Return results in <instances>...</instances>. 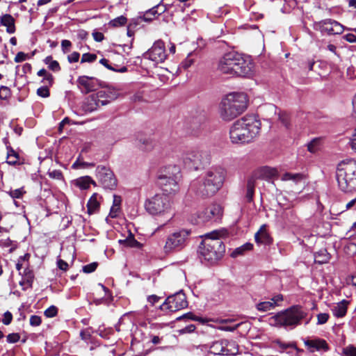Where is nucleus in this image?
Returning <instances> with one entry per match:
<instances>
[{
    "label": "nucleus",
    "mask_w": 356,
    "mask_h": 356,
    "mask_svg": "<svg viewBox=\"0 0 356 356\" xmlns=\"http://www.w3.org/2000/svg\"><path fill=\"white\" fill-rule=\"evenodd\" d=\"M102 99V106H105L111 102L116 99L119 96L118 90L112 87L106 88L97 92Z\"/></svg>",
    "instance_id": "20"
},
{
    "label": "nucleus",
    "mask_w": 356,
    "mask_h": 356,
    "mask_svg": "<svg viewBox=\"0 0 356 356\" xmlns=\"http://www.w3.org/2000/svg\"><path fill=\"white\" fill-rule=\"evenodd\" d=\"M330 318V315L327 313H320L317 314V325H323L326 323Z\"/></svg>",
    "instance_id": "43"
},
{
    "label": "nucleus",
    "mask_w": 356,
    "mask_h": 356,
    "mask_svg": "<svg viewBox=\"0 0 356 356\" xmlns=\"http://www.w3.org/2000/svg\"><path fill=\"white\" fill-rule=\"evenodd\" d=\"M182 319H188V320H193L195 321L200 322L201 323H205L207 322V321L202 317L197 316L193 314L192 312H188L186 314H184L182 316H180L177 318V321H181Z\"/></svg>",
    "instance_id": "37"
},
{
    "label": "nucleus",
    "mask_w": 356,
    "mask_h": 356,
    "mask_svg": "<svg viewBox=\"0 0 356 356\" xmlns=\"http://www.w3.org/2000/svg\"><path fill=\"white\" fill-rule=\"evenodd\" d=\"M1 25L6 27V31L11 34L15 32V19L9 15L5 14L1 17L0 19Z\"/></svg>",
    "instance_id": "26"
},
{
    "label": "nucleus",
    "mask_w": 356,
    "mask_h": 356,
    "mask_svg": "<svg viewBox=\"0 0 356 356\" xmlns=\"http://www.w3.org/2000/svg\"><path fill=\"white\" fill-rule=\"evenodd\" d=\"M261 122L253 115H245L236 120L229 130L231 142L234 144L248 143L259 134Z\"/></svg>",
    "instance_id": "3"
},
{
    "label": "nucleus",
    "mask_w": 356,
    "mask_h": 356,
    "mask_svg": "<svg viewBox=\"0 0 356 356\" xmlns=\"http://www.w3.org/2000/svg\"><path fill=\"white\" fill-rule=\"evenodd\" d=\"M307 313L299 305H294L284 311L278 312L269 318V324L275 327H290L300 325L306 318Z\"/></svg>",
    "instance_id": "6"
},
{
    "label": "nucleus",
    "mask_w": 356,
    "mask_h": 356,
    "mask_svg": "<svg viewBox=\"0 0 356 356\" xmlns=\"http://www.w3.org/2000/svg\"><path fill=\"white\" fill-rule=\"evenodd\" d=\"M252 248L253 245L252 243H246L243 245L234 249V251L231 253V257L236 258L238 256L243 255L246 252L251 250Z\"/></svg>",
    "instance_id": "34"
},
{
    "label": "nucleus",
    "mask_w": 356,
    "mask_h": 356,
    "mask_svg": "<svg viewBox=\"0 0 356 356\" xmlns=\"http://www.w3.org/2000/svg\"><path fill=\"white\" fill-rule=\"evenodd\" d=\"M97 266L98 264L97 262L90 263L83 266V271L86 273H92L96 270Z\"/></svg>",
    "instance_id": "48"
},
{
    "label": "nucleus",
    "mask_w": 356,
    "mask_h": 356,
    "mask_svg": "<svg viewBox=\"0 0 356 356\" xmlns=\"http://www.w3.org/2000/svg\"><path fill=\"white\" fill-rule=\"evenodd\" d=\"M95 181L88 176L80 177L76 180V185L82 190L88 189Z\"/></svg>",
    "instance_id": "35"
},
{
    "label": "nucleus",
    "mask_w": 356,
    "mask_h": 356,
    "mask_svg": "<svg viewBox=\"0 0 356 356\" xmlns=\"http://www.w3.org/2000/svg\"><path fill=\"white\" fill-rule=\"evenodd\" d=\"M28 57V55L22 51H19L17 54L15 58V62L20 63L25 60Z\"/></svg>",
    "instance_id": "57"
},
{
    "label": "nucleus",
    "mask_w": 356,
    "mask_h": 356,
    "mask_svg": "<svg viewBox=\"0 0 356 356\" xmlns=\"http://www.w3.org/2000/svg\"><path fill=\"white\" fill-rule=\"evenodd\" d=\"M255 176L259 179H270L277 174V170L275 168L268 166H263L254 170Z\"/></svg>",
    "instance_id": "24"
},
{
    "label": "nucleus",
    "mask_w": 356,
    "mask_h": 356,
    "mask_svg": "<svg viewBox=\"0 0 356 356\" xmlns=\"http://www.w3.org/2000/svg\"><path fill=\"white\" fill-rule=\"evenodd\" d=\"M220 235L221 232L218 230L207 233L200 245V255L211 264L217 262L225 253V245Z\"/></svg>",
    "instance_id": "4"
},
{
    "label": "nucleus",
    "mask_w": 356,
    "mask_h": 356,
    "mask_svg": "<svg viewBox=\"0 0 356 356\" xmlns=\"http://www.w3.org/2000/svg\"><path fill=\"white\" fill-rule=\"evenodd\" d=\"M183 163L188 169L198 170L209 163V156L207 152L198 149H192L183 154Z\"/></svg>",
    "instance_id": "10"
},
{
    "label": "nucleus",
    "mask_w": 356,
    "mask_h": 356,
    "mask_svg": "<svg viewBox=\"0 0 356 356\" xmlns=\"http://www.w3.org/2000/svg\"><path fill=\"white\" fill-rule=\"evenodd\" d=\"M336 177L339 188L343 192L356 189V161L343 160L337 168Z\"/></svg>",
    "instance_id": "7"
},
{
    "label": "nucleus",
    "mask_w": 356,
    "mask_h": 356,
    "mask_svg": "<svg viewBox=\"0 0 356 356\" xmlns=\"http://www.w3.org/2000/svg\"><path fill=\"white\" fill-rule=\"evenodd\" d=\"M305 177L302 173L285 172L281 177V180L290 181L291 186H303Z\"/></svg>",
    "instance_id": "22"
},
{
    "label": "nucleus",
    "mask_w": 356,
    "mask_h": 356,
    "mask_svg": "<svg viewBox=\"0 0 356 356\" xmlns=\"http://www.w3.org/2000/svg\"><path fill=\"white\" fill-rule=\"evenodd\" d=\"M127 18L121 15L110 21L109 25L113 27H119L124 25L127 23Z\"/></svg>",
    "instance_id": "38"
},
{
    "label": "nucleus",
    "mask_w": 356,
    "mask_h": 356,
    "mask_svg": "<svg viewBox=\"0 0 356 356\" xmlns=\"http://www.w3.org/2000/svg\"><path fill=\"white\" fill-rule=\"evenodd\" d=\"M237 352L235 343L226 339L214 341L210 346V353L214 355H234Z\"/></svg>",
    "instance_id": "14"
},
{
    "label": "nucleus",
    "mask_w": 356,
    "mask_h": 356,
    "mask_svg": "<svg viewBox=\"0 0 356 356\" xmlns=\"http://www.w3.org/2000/svg\"><path fill=\"white\" fill-rule=\"evenodd\" d=\"M57 266L59 269L66 271L68 269V264L63 259H58Z\"/></svg>",
    "instance_id": "59"
},
{
    "label": "nucleus",
    "mask_w": 356,
    "mask_h": 356,
    "mask_svg": "<svg viewBox=\"0 0 356 356\" xmlns=\"http://www.w3.org/2000/svg\"><path fill=\"white\" fill-rule=\"evenodd\" d=\"M254 239L257 244L270 245L272 243V238L266 229V226L262 225L259 230L255 234Z\"/></svg>",
    "instance_id": "25"
},
{
    "label": "nucleus",
    "mask_w": 356,
    "mask_h": 356,
    "mask_svg": "<svg viewBox=\"0 0 356 356\" xmlns=\"http://www.w3.org/2000/svg\"><path fill=\"white\" fill-rule=\"evenodd\" d=\"M146 211L152 216L164 215L171 210V202L166 194H156L145 203Z\"/></svg>",
    "instance_id": "8"
},
{
    "label": "nucleus",
    "mask_w": 356,
    "mask_h": 356,
    "mask_svg": "<svg viewBox=\"0 0 356 356\" xmlns=\"http://www.w3.org/2000/svg\"><path fill=\"white\" fill-rule=\"evenodd\" d=\"M343 356H356V346L348 345L342 350Z\"/></svg>",
    "instance_id": "41"
},
{
    "label": "nucleus",
    "mask_w": 356,
    "mask_h": 356,
    "mask_svg": "<svg viewBox=\"0 0 356 356\" xmlns=\"http://www.w3.org/2000/svg\"><path fill=\"white\" fill-rule=\"evenodd\" d=\"M79 57H80L79 53L76 52V51H74L71 54L68 55L67 60H68L69 63H76V62L79 61Z\"/></svg>",
    "instance_id": "55"
},
{
    "label": "nucleus",
    "mask_w": 356,
    "mask_h": 356,
    "mask_svg": "<svg viewBox=\"0 0 356 356\" xmlns=\"http://www.w3.org/2000/svg\"><path fill=\"white\" fill-rule=\"evenodd\" d=\"M314 257H315V262L320 264H323L327 263L330 259V254L327 252V250H325V249H322V250H319L318 252H317L315 254Z\"/></svg>",
    "instance_id": "33"
},
{
    "label": "nucleus",
    "mask_w": 356,
    "mask_h": 356,
    "mask_svg": "<svg viewBox=\"0 0 356 356\" xmlns=\"http://www.w3.org/2000/svg\"><path fill=\"white\" fill-rule=\"evenodd\" d=\"M188 306V302L185 294L180 291L173 295L168 296L165 301L161 305L160 308L163 311L175 312L178 310L186 308Z\"/></svg>",
    "instance_id": "11"
},
{
    "label": "nucleus",
    "mask_w": 356,
    "mask_h": 356,
    "mask_svg": "<svg viewBox=\"0 0 356 356\" xmlns=\"http://www.w3.org/2000/svg\"><path fill=\"white\" fill-rule=\"evenodd\" d=\"M148 12H149V10H147L142 16H140L139 19L144 22H151L155 17L152 15V14H147Z\"/></svg>",
    "instance_id": "61"
},
{
    "label": "nucleus",
    "mask_w": 356,
    "mask_h": 356,
    "mask_svg": "<svg viewBox=\"0 0 356 356\" xmlns=\"http://www.w3.org/2000/svg\"><path fill=\"white\" fill-rule=\"evenodd\" d=\"M226 177V170L221 167L209 169L205 175L193 180L191 189L202 197L212 196L222 186Z\"/></svg>",
    "instance_id": "2"
},
{
    "label": "nucleus",
    "mask_w": 356,
    "mask_h": 356,
    "mask_svg": "<svg viewBox=\"0 0 356 356\" xmlns=\"http://www.w3.org/2000/svg\"><path fill=\"white\" fill-rule=\"evenodd\" d=\"M180 172L179 167L174 165L165 167L161 170L159 175H166V177L180 178Z\"/></svg>",
    "instance_id": "28"
},
{
    "label": "nucleus",
    "mask_w": 356,
    "mask_h": 356,
    "mask_svg": "<svg viewBox=\"0 0 356 356\" xmlns=\"http://www.w3.org/2000/svg\"><path fill=\"white\" fill-rule=\"evenodd\" d=\"M6 338L8 343H17L19 340L20 336L18 333H11L9 334Z\"/></svg>",
    "instance_id": "49"
},
{
    "label": "nucleus",
    "mask_w": 356,
    "mask_h": 356,
    "mask_svg": "<svg viewBox=\"0 0 356 356\" xmlns=\"http://www.w3.org/2000/svg\"><path fill=\"white\" fill-rule=\"evenodd\" d=\"M196 327L193 324H190L186 326L184 328L181 330V333H191L195 331Z\"/></svg>",
    "instance_id": "63"
},
{
    "label": "nucleus",
    "mask_w": 356,
    "mask_h": 356,
    "mask_svg": "<svg viewBox=\"0 0 356 356\" xmlns=\"http://www.w3.org/2000/svg\"><path fill=\"white\" fill-rule=\"evenodd\" d=\"M334 22L335 20L327 19L319 22L322 32L327 33L329 35H334Z\"/></svg>",
    "instance_id": "30"
},
{
    "label": "nucleus",
    "mask_w": 356,
    "mask_h": 356,
    "mask_svg": "<svg viewBox=\"0 0 356 356\" xmlns=\"http://www.w3.org/2000/svg\"><path fill=\"white\" fill-rule=\"evenodd\" d=\"M321 138H315L312 139L307 144V149L311 153L316 152L321 147Z\"/></svg>",
    "instance_id": "36"
},
{
    "label": "nucleus",
    "mask_w": 356,
    "mask_h": 356,
    "mask_svg": "<svg viewBox=\"0 0 356 356\" xmlns=\"http://www.w3.org/2000/svg\"><path fill=\"white\" fill-rule=\"evenodd\" d=\"M179 178L166 177V175L158 176V184L160 186L164 194H175L179 189L178 181Z\"/></svg>",
    "instance_id": "15"
},
{
    "label": "nucleus",
    "mask_w": 356,
    "mask_h": 356,
    "mask_svg": "<svg viewBox=\"0 0 356 356\" xmlns=\"http://www.w3.org/2000/svg\"><path fill=\"white\" fill-rule=\"evenodd\" d=\"M350 302L347 300H342L341 301L334 304L331 307L332 314L336 318H343L346 315L348 306Z\"/></svg>",
    "instance_id": "23"
},
{
    "label": "nucleus",
    "mask_w": 356,
    "mask_h": 356,
    "mask_svg": "<svg viewBox=\"0 0 356 356\" xmlns=\"http://www.w3.org/2000/svg\"><path fill=\"white\" fill-rule=\"evenodd\" d=\"M143 57L152 61L155 65L164 62L167 58L164 42L161 40L156 41L152 47L143 54Z\"/></svg>",
    "instance_id": "13"
},
{
    "label": "nucleus",
    "mask_w": 356,
    "mask_h": 356,
    "mask_svg": "<svg viewBox=\"0 0 356 356\" xmlns=\"http://www.w3.org/2000/svg\"><path fill=\"white\" fill-rule=\"evenodd\" d=\"M247 102V96L243 92L227 95L220 104V118L225 121L233 120L246 109Z\"/></svg>",
    "instance_id": "5"
},
{
    "label": "nucleus",
    "mask_w": 356,
    "mask_h": 356,
    "mask_svg": "<svg viewBox=\"0 0 356 356\" xmlns=\"http://www.w3.org/2000/svg\"><path fill=\"white\" fill-rule=\"evenodd\" d=\"M191 230L181 229L168 236L163 246V251L170 253L182 250L187 244Z\"/></svg>",
    "instance_id": "9"
},
{
    "label": "nucleus",
    "mask_w": 356,
    "mask_h": 356,
    "mask_svg": "<svg viewBox=\"0 0 356 356\" xmlns=\"http://www.w3.org/2000/svg\"><path fill=\"white\" fill-rule=\"evenodd\" d=\"M13 320V315L12 314L7 311L4 314H3V318L2 319V323L6 325H9L11 321Z\"/></svg>",
    "instance_id": "51"
},
{
    "label": "nucleus",
    "mask_w": 356,
    "mask_h": 356,
    "mask_svg": "<svg viewBox=\"0 0 356 356\" xmlns=\"http://www.w3.org/2000/svg\"><path fill=\"white\" fill-rule=\"evenodd\" d=\"M76 82L78 88L83 94L95 91L101 86V81L92 76H81Z\"/></svg>",
    "instance_id": "16"
},
{
    "label": "nucleus",
    "mask_w": 356,
    "mask_h": 356,
    "mask_svg": "<svg viewBox=\"0 0 356 356\" xmlns=\"http://www.w3.org/2000/svg\"><path fill=\"white\" fill-rule=\"evenodd\" d=\"M37 95L41 97H48L50 95L47 86H41L37 90Z\"/></svg>",
    "instance_id": "46"
},
{
    "label": "nucleus",
    "mask_w": 356,
    "mask_h": 356,
    "mask_svg": "<svg viewBox=\"0 0 356 356\" xmlns=\"http://www.w3.org/2000/svg\"><path fill=\"white\" fill-rule=\"evenodd\" d=\"M343 38L349 42H356V35L353 33H348L345 35Z\"/></svg>",
    "instance_id": "64"
},
{
    "label": "nucleus",
    "mask_w": 356,
    "mask_h": 356,
    "mask_svg": "<svg viewBox=\"0 0 356 356\" xmlns=\"http://www.w3.org/2000/svg\"><path fill=\"white\" fill-rule=\"evenodd\" d=\"M304 343L312 352L315 350L327 351L329 349L328 344L326 341L322 339L304 340Z\"/></svg>",
    "instance_id": "21"
},
{
    "label": "nucleus",
    "mask_w": 356,
    "mask_h": 356,
    "mask_svg": "<svg viewBox=\"0 0 356 356\" xmlns=\"http://www.w3.org/2000/svg\"><path fill=\"white\" fill-rule=\"evenodd\" d=\"M262 111L268 113L267 117L272 118L277 114V108L274 104H266L261 108ZM279 120L286 128L289 126V117L286 113H278Z\"/></svg>",
    "instance_id": "18"
},
{
    "label": "nucleus",
    "mask_w": 356,
    "mask_h": 356,
    "mask_svg": "<svg viewBox=\"0 0 356 356\" xmlns=\"http://www.w3.org/2000/svg\"><path fill=\"white\" fill-rule=\"evenodd\" d=\"M92 37L96 42H102L104 39V34L98 31H94L92 33Z\"/></svg>",
    "instance_id": "62"
},
{
    "label": "nucleus",
    "mask_w": 356,
    "mask_h": 356,
    "mask_svg": "<svg viewBox=\"0 0 356 356\" xmlns=\"http://www.w3.org/2000/svg\"><path fill=\"white\" fill-rule=\"evenodd\" d=\"M344 30V27L338 22L335 21L334 22V35L335 34H341L343 33Z\"/></svg>",
    "instance_id": "56"
},
{
    "label": "nucleus",
    "mask_w": 356,
    "mask_h": 356,
    "mask_svg": "<svg viewBox=\"0 0 356 356\" xmlns=\"http://www.w3.org/2000/svg\"><path fill=\"white\" fill-rule=\"evenodd\" d=\"M119 243L124 245L126 247L140 248L141 244L138 242L133 236L131 233L129 234V236L125 239L119 240Z\"/></svg>",
    "instance_id": "32"
},
{
    "label": "nucleus",
    "mask_w": 356,
    "mask_h": 356,
    "mask_svg": "<svg viewBox=\"0 0 356 356\" xmlns=\"http://www.w3.org/2000/svg\"><path fill=\"white\" fill-rule=\"evenodd\" d=\"M48 175L50 178L57 180H61L63 178V173L60 170H54L48 172Z\"/></svg>",
    "instance_id": "45"
},
{
    "label": "nucleus",
    "mask_w": 356,
    "mask_h": 356,
    "mask_svg": "<svg viewBox=\"0 0 356 356\" xmlns=\"http://www.w3.org/2000/svg\"><path fill=\"white\" fill-rule=\"evenodd\" d=\"M42 320L40 316L32 315L30 317V325L32 326H38L41 324Z\"/></svg>",
    "instance_id": "50"
},
{
    "label": "nucleus",
    "mask_w": 356,
    "mask_h": 356,
    "mask_svg": "<svg viewBox=\"0 0 356 356\" xmlns=\"http://www.w3.org/2000/svg\"><path fill=\"white\" fill-rule=\"evenodd\" d=\"M26 193L24 190V188H19L15 190L10 191L8 192V194L13 199H20L22 197L23 195Z\"/></svg>",
    "instance_id": "39"
},
{
    "label": "nucleus",
    "mask_w": 356,
    "mask_h": 356,
    "mask_svg": "<svg viewBox=\"0 0 356 356\" xmlns=\"http://www.w3.org/2000/svg\"><path fill=\"white\" fill-rule=\"evenodd\" d=\"M120 213V207H115V206L112 205V207L110 209L109 216L112 218H114L118 217L119 216Z\"/></svg>",
    "instance_id": "53"
},
{
    "label": "nucleus",
    "mask_w": 356,
    "mask_h": 356,
    "mask_svg": "<svg viewBox=\"0 0 356 356\" xmlns=\"http://www.w3.org/2000/svg\"><path fill=\"white\" fill-rule=\"evenodd\" d=\"M256 308L260 312H268L273 309L271 302L269 301L261 302L258 303L256 306Z\"/></svg>",
    "instance_id": "40"
},
{
    "label": "nucleus",
    "mask_w": 356,
    "mask_h": 356,
    "mask_svg": "<svg viewBox=\"0 0 356 356\" xmlns=\"http://www.w3.org/2000/svg\"><path fill=\"white\" fill-rule=\"evenodd\" d=\"M102 101L98 92L92 94L86 98L83 104V109L86 112H93L102 106Z\"/></svg>",
    "instance_id": "19"
},
{
    "label": "nucleus",
    "mask_w": 356,
    "mask_h": 356,
    "mask_svg": "<svg viewBox=\"0 0 356 356\" xmlns=\"http://www.w3.org/2000/svg\"><path fill=\"white\" fill-rule=\"evenodd\" d=\"M254 193V188H247L245 198L248 202H251L252 201Z\"/></svg>",
    "instance_id": "60"
},
{
    "label": "nucleus",
    "mask_w": 356,
    "mask_h": 356,
    "mask_svg": "<svg viewBox=\"0 0 356 356\" xmlns=\"http://www.w3.org/2000/svg\"><path fill=\"white\" fill-rule=\"evenodd\" d=\"M7 163L9 165H16L19 163V156L17 152H15L11 147L7 146Z\"/></svg>",
    "instance_id": "31"
},
{
    "label": "nucleus",
    "mask_w": 356,
    "mask_h": 356,
    "mask_svg": "<svg viewBox=\"0 0 356 356\" xmlns=\"http://www.w3.org/2000/svg\"><path fill=\"white\" fill-rule=\"evenodd\" d=\"M99 195L94 193L87 203L88 213L91 215L97 213L99 209Z\"/></svg>",
    "instance_id": "27"
},
{
    "label": "nucleus",
    "mask_w": 356,
    "mask_h": 356,
    "mask_svg": "<svg viewBox=\"0 0 356 356\" xmlns=\"http://www.w3.org/2000/svg\"><path fill=\"white\" fill-rule=\"evenodd\" d=\"M253 67L250 57L236 51L225 54L218 64L219 72L231 76L250 77L253 74Z\"/></svg>",
    "instance_id": "1"
},
{
    "label": "nucleus",
    "mask_w": 356,
    "mask_h": 356,
    "mask_svg": "<svg viewBox=\"0 0 356 356\" xmlns=\"http://www.w3.org/2000/svg\"><path fill=\"white\" fill-rule=\"evenodd\" d=\"M257 179H259L255 176V172L254 171L252 172V175L248 179L247 188H251L254 189L255 186H256V181Z\"/></svg>",
    "instance_id": "47"
},
{
    "label": "nucleus",
    "mask_w": 356,
    "mask_h": 356,
    "mask_svg": "<svg viewBox=\"0 0 356 356\" xmlns=\"http://www.w3.org/2000/svg\"><path fill=\"white\" fill-rule=\"evenodd\" d=\"M96 177L105 189L113 190L117 186V179L113 171L107 166L98 165L96 168Z\"/></svg>",
    "instance_id": "12"
},
{
    "label": "nucleus",
    "mask_w": 356,
    "mask_h": 356,
    "mask_svg": "<svg viewBox=\"0 0 356 356\" xmlns=\"http://www.w3.org/2000/svg\"><path fill=\"white\" fill-rule=\"evenodd\" d=\"M72 46V42L68 40H63L61 41V48L64 54L69 51V48Z\"/></svg>",
    "instance_id": "54"
},
{
    "label": "nucleus",
    "mask_w": 356,
    "mask_h": 356,
    "mask_svg": "<svg viewBox=\"0 0 356 356\" xmlns=\"http://www.w3.org/2000/svg\"><path fill=\"white\" fill-rule=\"evenodd\" d=\"M97 59V55L86 53L82 55L81 63H92Z\"/></svg>",
    "instance_id": "42"
},
{
    "label": "nucleus",
    "mask_w": 356,
    "mask_h": 356,
    "mask_svg": "<svg viewBox=\"0 0 356 356\" xmlns=\"http://www.w3.org/2000/svg\"><path fill=\"white\" fill-rule=\"evenodd\" d=\"M222 213L221 207L218 204L211 205L198 213V218L201 222H204L212 219H218Z\"/></svg>",
    "instance_id": "17"
},
{
    "label": "nucleus",
    "mask_w": 356,
    "mask_h": 356,
    "mask_svg": "<svg viewBox=\"0 0 356 356\" xmlns=\"http://www.w3.org/2000/svg\"><path fill=\"white\" fill-rule=\"evenodd\" d=\"M168 10V3L162 0L159 4L149 9L147 14H152L154 17L159 16L164 13Z\"/></svg>",
    "instance_id": "29"
},
{
    "label": "nucleus",
    "mask_w": 356,
    "mask_h": 356,
    "mask_svg": "<svg viewBox=\"0 0 356 356\" xmlns=\"http://www.w3.org/2000/svg\"><path fill=\"white\" fill-rule=\"evenodd\" d=\"M283 300V296L282 294H278L275 296H273L271 298V304L273 305V309L279 305V302H282Z\"/></svg>",
    "instance_id": "52"
},
{
    "label": "nucleus",
    "mask_w": 356,
    "mask_h": 356,
    "mask_svg": "<svg viewBox=\"0 0 356 356\" xmlns=\"http://www.w3.org/2000/svg\"><path fill=\"white\" fill-rule=\"evenodd\" d=\"M48 67L54 72H59L60 70V65L57 60H54L53 62L49 63Z\"/></svg>",
    "instance_id": "58"
},
{
    "label": "nucleus",
    "mask_w": 356,
    "mask_h": 356,
    "mask_svg": "<svg viewBox=\"0 0 356 356\" xmlns=\"http://www.w3.org/2000/svg\"><path fill=\"white\" fill-rule=\"evenodd\" d=\"M58 309L56 306L51 305L48 307L44 312V315L48 318H52L57 315Z\"/></svg>",
    "instance_id": "44"
}]
</instances>
